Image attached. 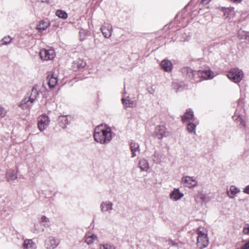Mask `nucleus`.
Here are the masks:
<instances>
[{"instance_id": "nucleus-35", "label": "nucleus", "mask_w": 249, "mask_h": 249, "mask_svg": "<svg viewBox=\"0 0 249 249\" xmlns=\"http://www.w3.org/2000/svg\"><path fill=\"white\" fill-rule=\"evenodd\" d=\"M100 249H116L115 247L109 244H104L101 245L100 248Z\"/></svg>"}, {"instance_id": "nucleus-1", "label": "nucleus", "mask_w": 249, "mask_h": 249, "mask_svg": "<svg viewBox=\"0 0 249 249\" xmlns=\"http://www.w3.org/2000/svg\"><path fill=\"white\" fill-rule=\"evenodd\" d=\"M93 137L97 142L102 144L108 143L112 138L111 128L107 125H99L94 129Z\"/></svg>"}, {"instance_id": "nucleus-18", "label": "nucleus", "mask_w": 249, "mask_h": 249, "mask_svg": "<svg viewBox=\"0 0 249 249\" xmlns=\"http://www.w3.org/2000/svg\"><path fill=\"white\" fill-rule=\"evenodd\" d=\"M23 249H36V243L32 239L24 240L22 245Z\"/></svg>"}, {"instance_id": "nucleus-21", "label": "nucleus", "mask_w": 249, "mask_h": 249, "mask_svg": "<svg viewBox=\"0 0 249 249\" xmlns=\"http://www.w3.org/2000/svg\"><path fill=\"white\" fill-rule=\"evenodd\" d=\"M49 26L50 23L48 22L41 20L37 25L36 28L39 32H42L46 30Z\"/></svg>"}, {"instance_id": "nucleus-20", "label": "nucleus", "mask_w": 249, "mask_h": 249, "mask_svg": "<svg viewBox=\"0 0 249 249\" xmlns=\"http://www.w3.org/2000/svg\"><path fill=\"white\" fill-rule=\"evenodd\" d=\"M182 74L187 77L193 78L194 76L195 72L189 67H184L181 69ZM195 72H196L195 71Z\"/></svg>"}, {"instance_id": "nucleus-26", "label": "nucleus", "mask_w": 249, "mask_h": 249, "mask_svg": "<svg viewBox=\"0 0 249 249\" xmlns=\"http://www.w3.org/2000/svg\"><path fill=\"white\" fill-rule=\"evenodd\" d=\"M58 120L59 125L63 128H66L67 125L70 123L67 117L66 116L59 117Z\"/></svg>"}, {"instance_id": "nucleus-3", "label": "nucleus", "mask_w": 249, "mask_h": 249, "mask_svg": "<svg viewBox=\"0 0 249 249\" xmlns=\"http://www.w3.org/2000/svg\"><path fill=\"white\" fill-rule=\"evenodd\" d=\"M197 234L196 244L197 247L201 249L206 248L208 246L209 243L207 233L198 230L197 231Z\"/></svg>"}, {"instance_id": "nucleus-39", "label": "nucleus", "mask_w": 249, "mask_h": 249, "mask_svg": "<svg viewBox=\"0 0 249 249\" xmlns=\"http://www.w3.org/2000/svg\"><path fill=\"white\" fill-rule=\"evenodd\" d=\"M243 192L245 194L249 195V185L244 188Z\"/></svg>"}, {"instance_id": "nucleus-5", "label": "nucleus", "mask_w": 249, "mask_h": 249, "mask_svg": "<svg viewBox=\"0 0 249 249\" xmlns=\"http://www.w3.org/2000/svg\"><path fill=\"white\" fill-rule=\"evenodd\" d=\"M39 55L42 60H52L54 57L55 53L53 50L43 49L40 51Z\"/></svg>"}, {"instance_id": "nucleus-28", "label": "nucleus", "mask_w": 249, "mask_h": 249, "mask_svg": "<svg viewBox=\"0 0 249 249\" xmlns=\"http://www.w3.org/2000/svg\"><path fill=\"white\" fill-rule=\"evenodd\" d=\"M85 242L88 245H90L93 243V242L97 239V236L95 234H92L91 235L85 236Z\"/></svg>"}, {"instance_id": "nucleus-22", "label": "nucleus", "mask_w": 249, "mask_h": 249, "mask_svg": "<svg viewBox=\"0 0 249 249\" xmlns=\"http://www.w3.org/2000/svg\"><path fill=\"white\" fill-rule=\"evenodd\" d=\"M193 118L194 112L191 109L186 110L184 115L181 117L182 120L183 122L192 120Z\"/></svg>"}, {"instance_id": "nucleus-19", "label": "nucleus", "mask_w": 249, "mask_h": 249, "mask_svg": "<svg viewBox=\"0 0 249 249\" xmlns=\"http://www.w3.org/2000/svg\"><path fill=\"white\" fill-rule=\"evenodd\" d=\"M227 194L229 197L231 198H234L237 194L240 192L239 188L235 186H231L229 190H227Z\"/></svg>"}, {"instance_id": "nucleus-31", "label": "nucleus", "mask_w": 249, "mask_h": 249, "mask_svg": "<svg viewBox=\"0 0 249 249\" xmlns=\"http://www.w3.org/2000/svg\"><path fill=\"white\" fill-rule=\"evenodd\" d=\"M41 224L44 227H49L50 225L49 219L45 216H42L40 220Z\"/></svg>"}, {"instance_id": "nucleus-10", "label": "nucleus", "mask_w": 249, "mask_h": 249, "mask_svg": "<svg viewBox=\"0 0 249 249\" xmlns=\"http://www.w3.org/2000/svg\"><path fill=\"white\" fill-rule=\"evenodd\" d=\"M25 96L34 103L39 97V92L36 86H34L31 91L27 93Z\"/></svg>"}, {"instance_id": "nucleus-44", "label": "nucleus", "mask_w": 249, "mask_h": 249, "mask_svg": "<svg viewBox=\"0 0 249 249\" xmlns=\"http://www.w3.org/2000/svg\"><path fill=\"white\" fill-rule=\"evenodd\" d=\"M235 114H237V115H238V114H237V112H236H236H235Z\"/></svg>"}, {"instance_id": "nucleus-7", "label": "nucleus", "mask_w": 249, "mask_h": 249, "mask_svg": "<svg viewBox=\"0 0 249 249\" xmlns=\"http://www.w3.org/2000/svg\"><path fill=\"white\" fill-rule=\"evenodd\" d=\"M155 133L159 139H162L169 135V132L166 131V128L163 125L157 126L155 128Z\"/></svg>"}, {"instance_id": "nucleus-43", "label": "nucleus", "mask_w": 249, "mask_h": 249, "mask_svg": "<svg viewBox=\"0 0 249 249\" xmlns=\"http://www.w3.org/2000/svg\"><path fill=\"white\" fill-rule=\"evenodd\" d=\"M44 231V229H42L41 231Z\"/></svg>"}, {"instance_id": "nucleus-29", "label": "nucleus", "mask_w": 249, "mask_h": 249, "mask_svg": "<svg viewBox=\"0 0 249 249\" xmlns=\"http://www.w3.org/2000/svg\"><path fill=\"white\" fill-rule=\"evenodd\" d=\"M55 15L59 18L63 19H66L68 18L67 13L65 11L60 9L56 10Z\"/></svg>"}, {"instance_id": "nucleus-37", "label": "nucleus", "mask_w": 249, "mask_h": 249, "mask_svg": "<svg viewBox=\"0 0 249 249\" xmlns=\"http://www.w3.org/2000/svg\"><path fill=\"white\" fill-rule=\"evenodd\" d=\"M243 232L245 234H249V225L248 227L243 228Z\"/></svg>"}, {"instance_id": "nucleus-17", "label": "nucleus", "mask_w": 249, "mask_h": 249, "mask_svg": "<svg viewBox=\"0 0 249 249\" xmlns=\"http://www.w3.org/2000/svg\"><path fill=\"white\" fill-rule=\"evenodd\" d=\"M18 178L16 172L12 169L8 170L6 171V178L8 182L15 180Z\"/></svg>"}, {"instance_id": "nucleus-4", "label": "nucleus", "mask_w": 249, "mask_h": 249, "mask_svg": "<svg viewBox=\"0 0 249 249\" xmlns=\"http://www.w3.org/2000/svg\"><path fill=\"white\" fill-rule=\"evenodd\" d=\"M50 119L46 115H42L38 118V127L40 131L46 129L50 124Z\"/></svg>"}, {"instance_id": "nucleus-32", "label": "nucleus", "mask_w": 249, "mask_h": 249, "mask_svg": "<svg viewBox=\"0 0 249 249\" xmlns=\"http://www.w3.org/2000/svg\"><path fill=\"white\" fill-rule=\"evenodd\" d=\"M206 199V196L203 194L202 193H199L197 196L195 198V200L196 202V203H198L199 202V199H200L202 200L201 203H203L205 202Z\"/></svg>"}, {"instance_id": "nucleus-13", "label": "nucleus", "mask_w": 249, "mask_h": 249, "mask_svg": "<svg viewBox=\"0 0 249 249\" xmlns=\"http://www.w3.org/2000/svg\"><path fill=\"white\" fill-rule=\"evenodd\" d=\"M86 66V63L82 59H77L74 61L72 64V68L74 71L84 68Z\"/></svg>"}, {"instance_id": "nucleus-6", "label": "nucleus", "mask_w": 249, "mask_h": 249, "mask_svg": "<svg viewBox=\"0 0 249 249\" xmlns=\"http://www.w3.org/2000/svg\"><path fill=\"white\" fill-rule=\"evenodd\" d=\"M181 181L185 187L190 188L195 187L197 185V181L194 177H184L182 178Z\"/></svg>"}, {"instance_id": "nucleus-34", "label": "nucleus", "mask_w": 249, "mask_h": 249, "mask_svg": "<svg viewBox=\"0 0 249 249\" xmlns=\"http://www.w3.org/2000/svg\"><path fill=\"white\" fill-rule=\"evenodd\" d=\"M7 111L5 109L0 106V120L6 116Z\"/></svg>"}, {"instance_id": "nucleus-30", "label": "nucleus", "mask_w": 249, "mask_h": 249, "mask_svg": "<svg viewBox=\"0 0 249 249\" xmlns=\"http://www.w3.org/2000/svg\"><path fill=\"white\" fill-rule=\"evenodd\" d=\"M196 125L193 123H189L187 126L188 132L190 133L196 134Z\"/></svg>"}, {"instance_id": "nucleus-36", "label": "nucleus", "mask_w": 249, "mask_h": 249, "mask_svg": "<svg viewBox=\"0 0 249 249\" xmlns=\"http://www.w3.org/2000/svg\"><path fill=\"white\" fill-rule=\"evenodd\" d=\"M238 119L240 122V124L245 127L246 126L245 121L243 119H242L240 116H238Z\"/></svg>"}, {"instance_id": "nucleus-2", "label": "nucleus", "mask_w": 249, "mask_h": 249, "mask_svg": "<svg viewBox=\"0 0 249 249\" xmlns=\"http://www.w3.org/2000/svg\"><path fill=\"white\" fill-rule=\"evenodd\" d=\"M244 73L241 70L238 68L232 69L228 73V77L235 83H239L243 78Z\"/></svg>"}, {"instance_id": "nucleus-40", "label": "nucleus", "mask_w": 249, "mask_h": 249, "mask_svg": "<svg viewBox=\"0 0 249 249\" xmlns=\"http://www.w3.org/2000/svg\"><path fill=\"white\" fill-rule=\"evenodd\" d=\"M210 2V0H202L201 3L204 5H206Z\"/></svg>"}, {"instance_id": "nucleus-41", "label": "nucleus", "mask_w": 249, "mask_h": 249, "mask_svg": "<svg viewBox=\"0 0 249 249\" xmlns=\"http://www.w3.org/2000/svg\"><path fill=\"white\" fill-rule=\"evenodd\" d=\"M39 1H41V2H43V3H48L49 1V0H39Z\"/></svg>"}, {"instance_id": "nucleus-38", "label": "nucleus", "mask_w": 249, "mask_h": 249, "mask_svg": "<svg viewBox=\"0 0 249 249\" xmlns=\"http://www.w3.org/2000/svg\"><path fill=\"white\" fill-rule=\"evenodd\" d=\"M240 249H249V241L243 246Z\"/></svg>"}, {"instance_id": "nucleus-27", "label": "nucleus", "mask_w": 249, "mask_h": 249, "mask_svg": "<svg viewBox=\"0 0 249 249\" xmlns=\"http://www.w3.org/2000/svg\"><path fill=\"white\" fill-rule=\"evenodd\" d=\"M122 101L126 107H133L136 106V102L134 101L127 100L123 98L122 99Z\"/></svg>"}, {"instance_id": "nucleus-16", "label": "nucleus", "mask_w": 249, "mask_h": 249, "mask_svg": "<svg viewBox=\"0 0 249 249\" xmlns=\"http://www.w3.org/2000/svg\"><path fill=\"white\" fill-rule=\"evenodd\" d=\"M183 194L180 192L179 189H175L170 195L171 199L174 201H177L183 196Z\"/></svg>"}, {"instance_id": "nucleus-11", "label": "nucleus", "mask_w": 249, "mask_h": 249, "mask_svg": "<svg viewBox=\"0 0 249 249\" xmlns=\"http://www.w3.org/2000/svg\"><path fill=\"white\" fill-rule=\"evenodd\" d=\"M34 104L25 96L19 103L18 107L23 110L29 109L31 108Z\"/></svg>"}, {"instance_id": "nucleus-14", "label": "nucleus", "mask_w": 249, "mask_h": 249, "mask_svg": "<svg viewBox=\"0 0 249 249\" xmlns=\"http://www.w3.org/2000/svg\"><path fill=\"white\" fill-rule=\"evenodd\" d=\"M130 147L132 153V158L135 157L137 153H139L140 152V145L138 143L135 142H131L130 143Z\"/></svg>"}, {"instance_id": "nucleus-42", "label": "nucleus", "mask_w": 249, "mask_h": 249, "mask_svg": "<svg viewBox=\"0 0 249 249\" xmlns=\"http://www.w3.org/2000/svg\"><path fill=\"white\" fill-rule=\"evenodd\" d=\"M233 2H240L242 0H231Z\"/></svg>"}, {"instance_id": "nucleus-24", "label": "nucleus", "mask_w": 249, "mask_h": 249, "mask_svg": "<svg viewBox=\"0 0 249 249\" xmlns=\"http://www.w3.org/2000/svg\"><path fill=\"white\" fill-rule=\"evenodd\" d=\"M48 78H49L48 84L49 87L51 88H54L58 82L57 76H54V74H52L51 77L48 76Z\"/></svg>"}, {"instance_id": "nucleus-9", "label": "nucleus", "mask_w": 249, "mask_h": 249, "mask_svg": "<svg viewBox=\"0 0 249 249\" xmlns=\"http://www.w3.org/2000/svg\"><path fill=\"white\" fill-rule=\"evenodd\" d=\"M112 27L109 23H105L100 28L104 36L107 38H109L111 36L112 32Z\"/></svg>"}, {"instance_id": "nucleus-23", "label": "nucleus", "mask_w": 249, "mask_h": 249, "mask_svg": "<svg viewBox=\"0 0 249 249\" xmlns=\"http://www.w3.org/2000/svg\"><path fill=\"white\" fill-rule=\"evenodd\" d=\"M197 73L199 76H200L204 79H211L213 78L211 75L212 71L210 70H199L197 71Z\"/></svg>"}, {"instance_id": "nucleus-33", "label": "nucleus", "mask_w": 249, "mask_h": 249, "mask_svg": "<svg viewBox=\"0 0 249 249\" xmlns=\"http://www.w3.org/2000/svg\"><path fill=\"white\" fill-rule=\"evenodd\" d=\"M11 40L12 39L10 36H5L0 41V45L9 44L11 42Z\"/></svg>"}, {"instance_id": "nucleus-25", "label": "nucleus", "mask_w": 249, "mask_h": 249, "mask_svg": "<svg viewBox=\"0 0 249 249\" xmlns=\"http://www.w3.org/2000/svg\"><path fill=\"white\" fill-rule=\"evenodd\" d=\"M139 167L142 171H147L149 169V163L145 159H142L139 161Z\"/></svg>"}, {"instance_id": "nucleus-8", "label": "nucleus", "mask_w": 249, "mask_h": 249, "mask_svg": "<svg viewBox=\"0 0 249 249\" xmlns=\"http://www.w3.org/2000/svg\"><path fill=\"white\" fill-rule=\"evenodd\" d=\"M59 239L53 236H50L46 240L45 246L46 249H54L59 245Z\"/></svg>"}, {"instance_id": "nucleus-12", "label": "nucleus", "mask_w": 249, "mask_h": 249, "mask_svg": "<svg viewBox=\"0 0 249 249\" xmlns=\"http://www.w3.org/2000/svg\"><path fill=\"white\" fill-rule=\"evenodd\" d=\"M113 203L109 201H105L101 202L100 205V210L102 213L108 212L113 210Z\"/></svg>"}, {"instance_id": "nucleus-15", "label": "nucleus", "mask_w": 249, "mask_h": 249, "mask_svg": "<svg viewBox=\"0 0 249 249\" xmlns=\"http://www.w3.org/2000/svg\"><path fill=\"white\" fill-rule=\"evenodd\" d=\"M160 67L165 71L170 72L173 69L172 62L168 59H164L160 63Z\"/></svg>"}]
</instances>
